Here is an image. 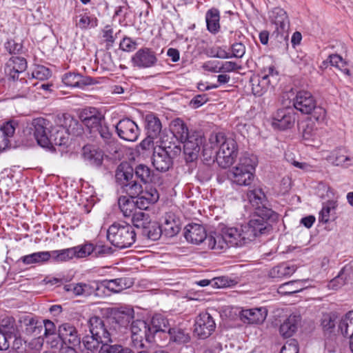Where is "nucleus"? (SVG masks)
<instances>
[{"label":"nucleus","instance_id":"1","mask_svg":"<svg viewBox=\"0 0 353 353\" xmlns=\"http://www.w3.org/2000/svg\"><path fill=\"white\" fill-rule=\"evenodd\" d=\"M49 121L43 118L32 120V125L34 137L37 143L43 148H49L53 145H66L70 134L77 136L83 132V128L79 121L70 114L63 115V123L52 127L49 130Z\"/></svg>","mask_w":353,"mask_h":353},{"label":"nucleus","instance_id":"2","mask_svg":"<svg viewBox=\"0 0 353 353\" xmlns=\"http://www.w3.org/2000/svg\"><path fill=\"white\" fill-rule=\"evenodd\" d=\"M174 136L183 143V153L188 162L197 159L203 138L201 132L189 131L187 125L181 119H174L171 124Z\"/></svg>","mask_w":353,"mask_h":353},{"label":"nucleus","instance_id":"3","mask_svg":"<svg viewBox=\"0 0 353 353\" xmlns=\"http://www.w3.org/2000/svg\"><path fill=\"white\" fill-rule=\"evenodd\" d=\"M213 147L219 148L216 152V161L222 168H228L234 162L238 154V145L232 137H227L223 133L219 132L210 138Z\"/></svg>","mask_w":353,"mask_h":353},{"label":"nucleus","instance_id":"4","mask_svg":"<svg viewBox=\"0 0 353 353\" xmlns=\"http://www.w3.org/2000/svg\"><path fill=\"white\" fill-rule=\"evenodd\" d=\"M257 165V158L248 153L243 154L238 163L228 174L232 183L240 186H250L254 178V172Z\"/></svg>","mask_w":353,"mask_h":353},{"label":"nucleus","instance_id":"5","mask_svg":"<svg viewBox=\"0 0 353 353\" xmlns=\"http://www.w3.org/2000/svg\"><path fill=\"white\" fill-rule=\"evenodd\" d=\"M107 238L116 248L124 249L131 247L137 239L132 225L127 223H114L107 231Z\"/></svg>","mask_w":353,"mask_h":353},{"label":"nucleus","instance_id":"6","mask_svg":"<svg viewBox=\"0 0 353 353\" xmlns=\"http://www.w3.org/2000/svg\"><path fill=\"white\" fill-rule=\"evenodd\" d=\"M278 76L279 72L274 65L263 68L260 74H253L249 80L252 94L256 97L263 96L270 87H274Z\"/></svg>","mask_w":353,"mask_h":353},{"label":"nucleus","instance_id":"7","mask_svg":"<svg viewBox=\"0 0 353 353\" xmlns=\"http://www.w3.org/2000/svg\"><path fill=\"white\" fill-rule=\"evenodd\" d=\"M277 214L270 208H261L254 211L252 219L247 224L243 225L246 231L250 234L251 240L259 235L267 233L270 228L268 221L274 219Z\"/></svg>","mask_w":353,"mask_h":353},{"label":"nucleus","instance_id":"8","mask_svg":"<svg viewBox=\"0 0 353 353\" xmlns=\"http://www.w3.org/2000/svg\"><path fill=\"white\" fill-rule=\"evenodd\" d=\"M134 310L131 307H126L118 311L114 317L116 325L114 330L128 329L130 331H151L150 326L147 322L142 319L132 321L134 318Z\"/></svg>","mask_w":353,"mask_h":353},{"label":"nucleus","instance_id":"9","mask_svg":"<svg viewBox=\"0 0 353 353\" xmlns=\"http://www.w3.org/2000/svg\"><path fill=\"white\" fill-rule=\"evenodd\" d=\"M229 247H241L250 242L251 236L243 225L226 228L223 230Z\"/></svg>","mask_w":353,"mask_h":353},{"label":"nucleus","instance_id":"10","mask_svg":"<svg viewBox=\"0 0 353 353\" xmlns=\"http://www.w3.org/2000/svg\"><path fill=\"white\" fill-rule=\"evenodd\" d=\"M271 25L274 27V32L284 36L288 34L290 29V20L287 12L282 8H275L269 13Z\"/></svg>","mask_w":353,"mask_h":353},{"label":"nucleus","instance_id":"11","mask_svg":"<svg viewBox=\"0 0 353 353\" xmlns=\"http://www.w3.org/2000/svg\"><path fill=\"white\" fill-rule=\"evenodd\" d=\"M118 136L127 141H135L139 135V128L132 120L126 118L120 120L115 126Z\"/></svg>","mask_w":353,"mask_h":353},{"label":"nucleus","instance_id":"12","mask_svg":"<svg viewBox=\"0 0 353 353\" xmlns=\"http://www.w3.org/2000/svg\"><path fill=\"white\" fill-rule=\"evenodd\" d=\"M293 106L301 113L309 114L316 108V100L310 92L299 90L293 98Z\"/></svg>","mask_w":353,"mask_h":353},{"label":"nucleus","instance_id":"13","mask_svg":"<svg viewBox=\"0 0 353 353\" xmlns=\"http://www.w3.org/2000/svg\"><path fill=\"white\" fill-rule=\"evenodd\" d=\"M79 119L90 132L105 122L104 116L98 109L92 107L83 109L80 112Z\"/></svg>","mask_w":353,"mask_h":353},{"label":"nucleus","instance_id":"14","mask_svg":"<svg viewBox=\"0 0 353 353\" xmlns=\"http://www.w3.org/2000/svg\"><path fill=\"white\" fill-rule=\"evenodd\" d=\"M92 133H97L99 135L98 140L99 144L108 152H117L118 141L113 136L112 131L105 122L102 123Z\"/></svg>","mask_w":353,"mask_h":353},{"label":"nucleus","instance_id":"15","mask_svg":"<svg viewBox=\"0 0 353 353\" xmlns=\"http://www.w3.org/2000/svg\"><path fill=\"white\" fill-rule=\"evenodd\" d=\"M296 114L292 108H286L277 110L273 118L272 125L275 128L286 130L291 128L295 122Z\"/></svg>","mask_w":353,"mask_h":353},{"label":"nucleus","instance_id":"16","mask_svg":"<svg viewBox=\"0 0 353 353\" xmlns=\"http://www.w3.org/2000/svg\"><path fill=\"white\" fill-rule=\"evenodd\" d=\"M268 310L264 307L242 309L239 312L241 321L248 325H260L265 320Z\"/></svg>","mask_w":353,"mask_h":353},{"label":"nucleus","instance_id":"17","mask_svg":"<svg viewBox=\"0 0 353 353\" xmlns=\"http://www.w3.org/2000/svg\"><path fill=\"white\" fill-rule=\"evenodd\" d=\"M132 65L139 68H146L154 66L157 58L155 52L150 48L139 49L131 59Z\"/></svg>","mask_w":353,"mask_h":353},{"label":"nucleus","instance_id":"18","mask_svg":"<svg viewBox=\"0 0 353 353\" xmlns=\"http://www.w3.org/2000/svg\"><path fill=\"white\" fill-rule=\"evenodd\" d=\"M172 158L166 148L158 147L153 151L152 165L157 170L166 172L172 166Z\"/></svg>","mask_w":353,"mask_h":353},{"label":"nucleus","instance_id":"19","mask_svg":"<svg viewBox=\"0 0 353 353\" xmlns=\"http://www.w3.org/2000/svg\"><path fill=\"white\" fill-rule=\"evenodd\" d=\"M184 236L188 242L199 245L201 243L205 244L208 235L205 228L197 223L188 224L185 228Z\"/></svg>","mask_w":353,"mask_h":353},{"label":"nucleus","instance_id":"20","mask_svg":"<svg viewBox=\"0 0 353 353\" xmlns=\"http://www.w3.org/2000/svg\"><path fill=\"white\" fill-rule=\"evenodd\" d=\"M27 68L26 59L19 57H11L5 65L6 74L13 81L19 78V74L23 72Z\"/></svg>","mask_w":353,"mask_h":353},{"label":"nucleus","instance_id":"21","mask_svg":"<svg viewBox=\"0 0 353 353\" xmlns=\"http://www.w3.org/2000/svg\"><path fill=\"white\" fill-rule=\"evenodd\" d=\"M161 225L163 234L167 237H173L181 230L180 219L172 212L165 214Z\"/></svg>","mask_w":353,"mask_h":353},{"label":"nucleus","instance_id":"22","mask_svg":"<svg viewBox=\"0 0 353 353\" xmlns=\"http://www.w3.org/2000/svg\"><path fill=\"white\" fill-rule=\"evenodd\" d=\"M19 322L26 326V331H36L41 330L44 326L45 331H54V323L50 320L39 321L30 316H24L20 318Z\"/></svg>","mask_w":353,"mask_h":353},{"label":"nucleus","instance_id":"23","mask_svg":"<svg viewBox=\"0 0 353 353\" xmlns=\"http://www.w3.org/2000/svg\"><path fill=\"white\" fill-rule=\"evenodd\" d=\"M18 122L10 120L0 125V152L6 149L10 145V139L13 137Z\"/></svg>","mask_w":353,"mask_h":353},{"label":"nucleus","instance_id":"24","mask_svg":"<svg viewBox=\"0 0 353 353\" xmlns=\"http://www.w3.org/2000/svg\"><path fill=\"white\" fill-rule=\"evenodd\" d=\"M95 285L97 296H100L101 292L105 293V290L109 292L119 293L125 288L123 279L104 280L100 283L96 282Z\"/></svg>","mask_w":353,"mask_h":353},{"label":"nucleus","instance_id":"25","mask_svg":"<svg viewBox=\"0 0 353 353\" xmlns=\"http://www.w3.org/2000/svg\"><path fill=\"white\" fill-rule=\"evenodd\" d=\"M205 245H207L208 249L213 250L216 252H221L229 247L223 230L221 234L216 232L208 234V238H207Z\"/></svg>","mask_w":353,"mask_h":353},{"label":"nucleus","instance_id":"26","mask_svg":"<svg viewBox=\"0 0 353 353\" xmlns=\"http://www.w3.org/2000/svg\"><path fill=\"white\" fill-rule=\"evenodd\" d=\"M145 128L147 135L157 138L162 130V123L156 114L150 113L145 117Z\"/></svg>","mask_w":353,"mask_h":353},{"label":"nucleus","instance_id":"27","mask_svg":"<svg viewBox=\"0 0 353 353\" xmlns=\"http://www.w3.org/2000/svg\"><path fill=\"white\" fill-rule=\"evenodd\" d=\"M353 277V263L345 265L339 272V275L331 280L328 288L337 290Z\"/></svg>","mask_w":353,"mask_h":353},{"label":"nucleus","instance_id":"28","mask_svg":"<svg viewBox=\"0 0 353 353\" xmlns=\"http://www.w3.org/2000/svg\"><path fill=\"white\" fill-rule=\"evenodd\" d=\"M96 282L90 283H70L65 285V291L72 292L75 296H90L94 292L96 293Z\"/></svg>","mask_w":353,"mask_h":353},{"label":"nucleus","instance_id":"29","mask_svg":"<svg viewBox=\"0 0 353 353\" xmlns=\"http://www.w3.org/2000/svg\"><path fill=\"white\" fill-rule=\"evenodd\" d=\"M247 197L249 202L254 208V211H257L258 208H268L265 206V195L261 188H253L249 190L247 192Z\"/></svg>","mask_w":353,"mask_h":353},{"label":"nucleus","instance_id":"30","mask_svg":"<svg viewBox=\"0 0 353 353\" xmlns=\"http://www.w3.org/2000/svg\"><path fill=\"white\" fill-rule=\"evenodd\" d=\"M82 155L85 160L90 164L99 166L103 159V154L101 150L95 148L92 145H86L83 148Z\"/></svg>","mask_w":353,"mask_h":353},{"label":"nucleus","instance_id":"31","mask_svg":"<svg viewBox=\"0 0 353 353\" xmlns=\"http://www.w3.org/2000/svg\"><path fill=\"white\" fill-rule=\"evenodd\" d=\"M345 149L339 148L333 150L327 157L326 159L330 163L336 166H342L347 168L350 165L349 163L351 158L345 154Z\"/></svg>","mask_w":353,"mask_h":353},{"label":"nucleus","instance_id":"32","mask_svg":"<svg viewBox=\"0 0 353 353\" xmlns=\"http://www.w3.org/2000/svg\"><path fill=\"white\" fill-rule=\"evenodd\" d=\"M194 331H214L215 322L212 316L207 313H201L196 319Z\"/></svg>","mask_w":353,"mask_h":353},{"label":"nucleus","instance_id":"33","mask_svg":"<svg viewBox=\"0 0 353 353\" xmlns=\"http://www.w3.org/2000/svg\"><path fill=\"white\" fill-rule=\"evenodd\" d=\"M134 168L128 163H121L116 172V179L121 188L123 184H126L133 180Z\"/></svg>","mask_w":353,"mask_h":353},{"label":"nucleus","instance_id":"34","mask_svg":"<svg viewBox=\"0 0 353 353\" xmlns=\"http://www.w3.org/2000/svg\"><path fill=\"white\" fill-rule=\"evenodd\" d=\"M134 172L136 178L144 184L152 183L155 180L154 171L143 163L137 165L134 168Z\"/></svg>","mask_w":353,"mask_h":353},{"label":"nucleus","instance_id":"35","mask_svg":"<svg viewBox=\"0 0 353 353\" xmlns=\"http://www.w3.org/2000/svg\"><path fill=\"white\" fill-rule=\"evenodd\" d=\"M296 270L295 265L283 263L272 268L269 272V276L272 278L282 279L290 276L295 272Z\"/></svg>","mask_w":353,"mask_h":353},{"label":"nucleus","instance_id":"36","mask_svg":"<svg viewBox=\"0 0 353 353\" xmlns=\"http://www.w3.org/2000/svg\"><path fill=\"white\" fill-rule=\"evenodd\" d=\"M91 79L85 78L81 74L74 72L65 73L62 77L63 83L67 86L81 87L92 83Z\"/></svg>","mask_w":353,"mask_h":353},{"label":"nucleus","instance_id":"37","mask_svg":"<svg viewBox=\"0 0 353 353\" xmlns=\"http://www.w3.org/2000/svg\"><path fill=\"white\" fill-rule=\"evenodd\" d=\"M118 205L120 211L125 218H131L137 210L135 202L126 196L119 198Z\"/></svg>","mask_w":353,"mask_h":353},{"label":"nucleus","instance_id":"38","mask_svg":"<svg viewBox=\"0 0 353 353\" xmlns=\"http://www.w3.org/2000/svg\"><path fill=\"white\" fill-rule=\"evenodd\" d=\"M207 29L212 34H216L220 29V15L217 9H210L205 14Z\"/></svg>","mask_w":353,"mask_h":353},{"label":"nucleus","instance_id":"39","mask_svg":"<svg viewBox=\"0 0 353 353\" xmlns=\"http://www.w3.org/2000/svg\"><path fill=\"white\" fill-rule=\"evenodd\" d=\"M303 290L302 283L300 281H291L280 285L277 289V292L282 295H290L299 292Z\"/></svg>","mask_w":353,"mask_h":353},{"label":"nucleus","instance_id":"40","mask_svg":"<svg viewBox=\"0 0 353 353\" xmlns=\"http://www.w3.org/2000/svg\"><path fill=\"white\" fill-rule=\"evenodd\" d=\"M336 207L337 202L335 201L332 200L325 203L319 212V222L327 223L330 220L331 216H334Z\"/></svg>","mask_w":353,"mask_h":353},{"label":"nucleus","instance_id":"41","mask_svg":"<svg viewBox=\"0 0 353 353\" xmlns=\"http://www.w3.org/2000/svg\"><path fill=\"white\" fill-rule=\"evenodd\" d=\"M77 18L79 19L76 21L75 25L82 30L94 28L98 26V19L87 13L81 14L77 16Z\"/></svg>","mask_w":353,"mask_h":353},{"label":"nucleus","instance_id":"42","mask_svg":"<svg viewBox=\"0 0 353 353\" xmlns=\"http://www.w3.org/2000/svg\"><path fill=\"white\" fill-rule=\"evenodd\" d=\"M301 324V315L299 314H292L281 325L280 331H296L300 327Z\"/></svg>","mask_w":353,"mask_h":353},{"label":"nucleus","instance_id":"43","mask_svg":"<svg viewBox=\"0 0 353 353\" xmlns=\"http://www.w3.org/2000/svg\"><path fill=\"white\" fill-rule=\"evenodd\" d=\"M142 234L147 236L148 239L156 241L163 234L161 225H159L157 222L151 221L150 224L142 230Z\"/></svg>","mask_w":353,"mask_h":353},{"label":"nucleus","instance_id":"44","mask_svg":"<svg viewBox=\"0 0 353 353\" xmlns=\"http://www.w3.org/2000/svg\"><path fill=\"white\" fill-rule=\"evenodd\" d=\"M131 221L134 227L141 228L143 230L147 225H148V224H150L151 219L149 214L141 210H137L131 217Z\"/></svg>","mask_w":353,"mask_h":353},{"label":"nucleus","instance_id":"45","mask_svg":"<svg viewBox=\"0 0 353 353\" xmlns=\"http://www.w3.org/2000/svg\"><path fill=\"white\" fill-rule=\"evenodd\" d=\"M123 192L127 194L130 198L139 196L143 192L142 185L136 180H132L121 188Z\"/></svg>","mask_w":353,"mask_h":353},{"label":"nucleus","instance_id":"46","mask_svg":"<svg viewBox=\"0 0 353 353\" xmlns=\"http://www.w3.org/2000/svg\"><path fill=\"white\" fill-rule=\"evenodd\" d=\"M302 137L305 141H314L319 137L317 129L315 128L314 123L310 121H307L302 125Z\"/></svg>","mask_w":353,"mask_h":353},{"label":"nucleus","instance_id":"47","mask_svg":"<svg viewBox=\"0 0 353 353\" xmlns=\"http://www.w3.org/2000/svg\"><path fill=\"white\" fill-rule=\"evenodd\" d=\"M74 256L76 258H85L91 254L94 256V245L91 243H85L82 245L72 247Z\"/></svg>","mask_w":353,"mask_h":353},{"label":"nucleus","instance_id":"48","mask_svg":"<svg viewBox=\"0 0 353 353\" xmlns=\"http://www.w3.org/2000/svg\"><path fill=\"white\" fill-rule=\"evenodd\" d=\"M327 60L331 65L337 68L347 76H351L350 70L345 67L347 65V63L342 58V57L337 54H333L328 57Z\"/></svg>","mask_w":353,"mask_h":353},{"label":"nucleus","instance_id":"49","mask_svg":"<svg viewBox=\"0 0 353 353\" xmlns=\"http://www.w3.org/2000/svg\"><path fill=\"white\" fill-rule=\"evenodd\" d=\"M51 258L57 262L69 261L74 257L72 248L51 251Z\"/></svg>","mask_w":353,"mask_h":353},{"label":"nucleus","instance_id":"50","mask_svg":"<svg viewBox=\"0 0 353 353\" xmlns=\"http://www.w3.org/2000/svg\"><path fill=\"white\" fill-rule=\"evenodd\" d=\"M100 332H90L83 338V343L88 350L93 351L99 348Z\"/></svg>","mask_w":353,"mask_h":353},{"label":"nucleus","instance_id":"51","mask_svg":"<svg viewBox=\"0 0 353 353\" xmlns=\"http://www.w3.org/2000/svg\"><path fill=\"white\" fill-rule=\"evenodd\" d=\"M338 331H353V310L342 317L338 324Z\"/></svg>","mask_w":353,"mask_h":353},{"label":"nucleus","instance_id":"52","mask_svg":"<svg viewBox=\"0 0 353 353\" xmlns=\"http://www.w3.org/2000/svg\"><path fill=\"white\" fill-rule=\"evenodd\" d=\"M337 316L334 312L323 314L321 318V324L325 331L335 327Z\"/></svg>","mask_w":353,"mask_h":353},{"label":"nucleus","instance_id":"53","mask_svg":"<svg viewBox=\"0 0 353 353\" xmlns=\"http://www.w3.org/2000/svg\"><path fill=\"white\" fill-rule=\"evenodd\" d=\"M154 137H147L137 145V149L139 154H145L151 151H154Z\"/></svg>","mask_w":353,"mask_h":353},{"label":"nucleus","instance_id":"54","mask_svg":"<svg viewBox=\"0 0 353 353\" xmlns=\"http://www.w3.org/2000/svg\"><path fill=\"white\" fill-rule=\"evenodd\" d=\"M168 320L161 315H155L151 320V331H165Z\"/></svg>","mask_w":353,"mask_h":353},{"label":"nucleus","instance_id":"55","mask_svg":"<svg viewBox=\"0 0 353 353\" xmlns=\"http://www.w3.org/2000/svg\"><path fill=\"white\" fill-rule=\"evenodd\" d=\"M51 76L50 70L41 65H36L32 72V77L39 80H45Z\"/></svg>","mask_w":353,"mask_h":353},{"label":"nucleus","instance_id":"56","mask_svg":"<svg viewBox=\"0 0 353 353\" xmlns=\"http://www.w3.org/2000/svg\"><path fill=\"white\" fill-rule=\"evenodd\" d=\"M44 336L47 343H50L52 347L61 346L63 343L60 332H44Z\"/></svg>","mask_w":353,"mask_h":353},{"label":"nucleus","instance_id":"57","mask_svg":"<svg viewBox=\"0 0 353 353\" xmlns=\"http://www.w3.org/2000/svg\"><path fill=\"white\" fill-rule=\"evenodd\" d=\"M15 320L7 314L0 315V331H10L14 329Z\"/></svg>","mask_w":353,"mask_h":353},{"label":"nucleus","instance_id":"58","mask_svg":"<svg viewBox=\"0 0 353 353\" xmlns=\"http://www.w3.org/2000/svg\"><path fill=\"white\" fill-rule=\"evenodd\" d=\"M88 324L90 328V331H94L98 330H102L103 331H107L104 327V323L101 318L94 316L90 318L88 321Z\"/></svg>","mask_w":353,"mask_h":353},{"label":"nucleus","instance_id":"59","mask_svg":"<svg viewBox=\"0 0 353 353\" xmlns=\"http://www.w3.org/2000/svg\"><path fill=\"white\" fill-rule=\"evenodd\" d=\"M299 347L296 340L290 339L283 346L279 353H299Z\"/></svg>","mask_w":353,"mask_h":353},{"label":"nucleus","instance_id":"60","mask_svg":"<svg viewBox=\"0 0 353 353\" xmlns=\"http://www.w3.org/2000/svg\"><path fill=\"white\" fill-rule=\"evenodd\" d=\"M141 194L145 197L147 200L152 204L155 203L159 198L158 191L157 189L153 188H146L145 191L143 190Z\"/></svg>","mask_w":353,"mask_h":353},{"label":"nucleus","instance_id":"61","mask_svg":"<svg viewBox=\"0 0 353 353\" xmlns=\"http://www.w3.org/2000/svg\"><path fill=\"white\" fill-rule=\"evenodd\" d=\"M103 38L106 43L107 46H112L114 43L116 36L114 35L112 28L110 26H106L103 30Z\"/></svg>","mask_w":353,"mask_h":353},{"label":"nucleus","instance_id":"62","mask_svg":"<svg viewBox=\"0 0 353 353\" xmlns=\"http://www.w3.org/2000/svg\"><path fill=\"white\" fill-rule=\"evenodd\" d=\"M231 50L232 54L230 56L235 58H242L245 52V47L241 42L233 43Z\"/></svg>","mask_w":353,"mask_h":353},{"label":"nucleus","instance_id":"63","mask_svg":"<svg viewBox=\"0 0 353 353\" xmlns=\"http://www.w3.org/2000/svg\"><path fill=\"white\" fill-rule=\"evenodd\" d=\"M120 49L125 52H132L136 49L137 43L129 37H125L120 42Z\"/></svg>","mask_w":353,"mask_h":353},{"label":"nucleus","instance_id":"64","mask_svg":"<svg viewBox=\"0 0 353 353\" xmlns=\"http://www.w3.org/2000/svg\"><path fill=\"white\" fill-rule=\"evenodd\" d=\"M170 334V339L178 343H185L190 341V336L185 332H168Z\"/></svg>","mask_w":353,"mask_h":353}]
</instances>
